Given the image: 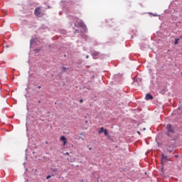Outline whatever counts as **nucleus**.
I'll return each mask as SVG.
<instances>
[{
    "label": "nucleus",
    "instance_id": "1",
    "mask_svg": "<svg viewBox=\"0 0 182 182\" xmlns=\"http://www.w3.org/2000/svg\"><path fill=\"white\" fill-rule=\"evenodd\" d=\"M70 19H73L74 22V26H80V28L84 30V32L87 31V28L86 27V25H85V23H83V21L80 20L77 18V17L75 16H70Z\"/></svg>",
    "mask_w": 182,
    "mask_h": 182
},
{
    "label": "nucleus",
    "instance_id": "2",
    "mask_svg": "<svg viewBox=\"0 0 182 182\" xmlns=\"http://www.w3.org/2000/svg\"><path fill=\"white\" fill-rule=\"evenodd\" d=\"M34 14L36 15V16H42L43 14H42V11H41V8L37 7L34 10Z\"/></svg>",
    "mask_w": 182,
    "mask_h": 182
},
{
    "label": "nucleus",
    "instance_id": "3",
    "mask_svg": "<svg viewBox=\"0 0 182 182\" xmlns=\"http://www.w3.org/2000/svg\"><path fill=\"white\" fill-rule=\"evenodd\" d=\"M166 129L168 133H171L172 134H174V129H173V127L171 126V124H167Z\"/></svg>",
    "mask_w": 182,
    "mask_h": 182
},
{
    "label": "nucleus",
    "instance_id": "4",
    "mask_svg": "<svg viewBox=\"0 0 182 182\" xmlns=\"http://www.w3.org/2000/svg\"><path fill=\"white\" fill-rule=\"evenodd\" d=\"M146 100H153V95L149 93H147L145 97Z\"/></svg>",
    "mask_w": 182,
    "mask_h": 182
},
{
    "label": "nucleus",
    "instance_id": "5",
    "mask_svg": "<svg viewBox=\"0 0 182 182\" xmlns=\"http://www.w3.org/2000/svg\"><path fill=\"white\" fill-rule=\"evenodd\" d=\"M60 140L63 141L64 145L66 144V143H68V140L66 139V137H65L64 136H60Z\"/></svg>",
    "mask_w": 182,
    "mask_h": 182
},
{
    "label": "nucleus",
    "instance_id": "6",
    "mask_svg": "<svg viewBox=\"0 0 182 182\" xmlns=\"http://www.w3.org/2000/svg\"><path fill=\"white\" fill-rule=\"evenodd\" d=\"M92 58L93 59H97V58H99V53L95 52L92 54Z\"/></svg>",
    "mask_w": 182,
    "mask_h": 182
},
{
    "label": "nucleus",
    "instance_id": "7",
    "mask_svg": "<svg viewBox=\"0 0 182 182\" xmlns=\"http://www.w3.org/2000/svg\"><path fill=\"white\" fill-rule=\"evenodd\" d=\"M52 173H53V176H56L58 174V168H51Z\"/></svg>",
    "mask_w": 182,
    "mask_h": 182
},
{
    "label": "nucleus",
    "instance_id": "8",
    "mask_svg": "<svg viewBox=\"0 0 182 182\" xmlns=\"http://www.w3.org/2000/svg\"><path fill=\"white\" fill-rule=\"evenodd\" d=\"M105 132V128L101 127L100 130L98 132V134H100L101 133H103Z\"/></svg>",
    "mask_w": 182,
    "mask_h": 182
},
{
    "label": "nucleus",
    "instance_id": "9",
    "mask_svg": "<svg viewBox=\"0 0 182 182\" xmlns=\"http://www.w3.org/2000/svg\"><path fill=\"white\" fill-rule=\"evenodd\" d=\"M35 43V40H33V38H32L30 41V45L31 46H32V45H33Z\"/></svg>",
    "mask_w": 182,
    "mask_h": 182
},
{
    "label": "nucleus",
    "instance_id": "10",
    "mask_svg": "<svg viewBox=\"0 0 182 182\" xmlns=\"http://www.w3.org/2000/svg\"><path fill=\"white\" fill-rule=\"evenodd\" d=\"M178 41H180L179 38H176L175 42H174V45H178Z\"/></svg>",
    "mask_w": 182,
    "mask_h": 182
},
{
    "label": "nucleus",
    "instance_id": "11",
    "mask_svg": "<svg viewBox=\"0 0 182 182\" xmlns=\"http://www.w3.org/2000/svg\"><path fill=\"white\" fill-rule=\"evenodd\" d=\"M103 133L105 134V136H107V134H109V132H107V129H105Z\"/></svg>",
    "mask_w": 182,
    "mask_h": 182
},
{
    "label": "nucleus",
    "instance_id": "12",
    "mask_svg": "<svg viewBox=\"0 0 182 182\" xmlns=\"http://www.w3.org/2000/svg\"><path fill=\"white\" fill-rule=\"evenodd\" d=\"M162 159L163 160H167V156H165L164 154H162Z\"/></svg>",
    "mask_w": 182,
    "mask_h": 182
},
{
    "label": "nucleus",
    "instance_id": "13",
    "mask_svg": "<svg viewBox=\"0 0 182 182\" xmlns=\"http://www.w3.org/2000/svg\"><path fill=\"white\" fill-rule=\"evenodd\" d=\"M82 38H83L85 41H87V36L83 34V35H82Z\"/></svg>",
    "mask_w": 182,
    "mask_h": 182
},
{
    "label": "nucleus",
    "instance_id": "14",
    "mask_svg": "<svg viewBox=\"0 0 182 182\" xmlns=\"http://www.w3.org/2000/svg\"><path fill=\"white\" fill-rule=\"evenodd\" d=\"M167 150H168V153H173L172 149H168Z\"/></svg>",
    "mask_w": 182,
    "mask_h": 182
},
{
    "label": "nucleus",
    "instance_id": "15",
    "mask_svg": "<svg viewBox=\"0 0 182 182\" xmlns=\"http://www.w3.org/2000/svg\"><path fill=\"white\" fill-rule=\"evenodd\" d=\"M50 177H52V176H50V175L47 176L46 180H49V178H50Z\"/></svg>",
    "mask_w": 182,
    "mask_h": 182
},
{
    "label": "nucleus",
    "instance_id": "16",
    "mask_svg": "<svg viewBox=\"0 0 182 182\" xmlns=\"http://www.w3.org/2000/svg\"><path fill=\"white\" fill-rule=\"evenodd\" d=\"M78 139H79V140H85V139H84L83 137H82V136H79V137H78Z\"/></svg>",
    "mask_w": 182,
    "mask_h": 182
},
{
    "label": "nucleus",
    "instance_id": "17",
    "mask_svg": "<svg viewBox=\"0 0 182 182\" xmlns=\"http://www.w3.org/2000/svg\"><path fill=\"white\" fill-rule=\"evenodd\" d=\"M67 69H68V68L63 67V72H66V70H67Z\"/></svg>",
    "mask_w": 182,
    "mask_h": 182
},
{
    "label": "nucleus",
    "instance_id": "18",
    "mask_svg": "<svg viewBox=\"0 0 182 182\" xmlns=\"http://www.w3.org/2000/svg\"><path fill=\"white\" fill-rule=\"evenodd\" d=\"M80 136H85V132H80Z\"/></svg>",
    "mask_w": 182,
    "mask_h": 182
},
{
    "label": "nucleus",
    "instance_id": "19",
    "mask_svg": "<svg viewBox=\"0 0 182 182\" xmlns=\"http://www.w3.org/2000/svg\"><path fill=\"white\" fill-rule=\"evenodd\" d=\"M80 103H83V100L80 99Z\"/></svg>",
    "mask_w": 182,
    "mask_h": 182
},
{
    "label": "nucleus",
    "instance_id": "20",
    "mask_svg": "<svg viewBox=\"0 0 182 182\" xmlns=\"http://www.w3.org/2000/svg\"><path fill=\"white\" fill-rule=\"evenodd\" d=\"M39 50H41V49H36V52H39Z\"/></svg>",
    "mask_w": 182,
    "mask_h": 182
},
{
    "label": "nucleus",
    "instance_id": "21",
    "mask_svg": "<svg viewBox=\"0 0 182 182\" xmlns=\"http://www.w3.org/2000/svg\"><path fill=\"white\" fill-rule=\"evenodd\" d=\"M76 32H79V31L77 29H75V33H76Z\"/></svg>",
    "mask_w": 182,
    "mask_h": 182
},
{
    "label": "nucleus",
    "instance_id": "22",
    "mask_svg": "<svg viewBox=\"0 0 182 182\" xmlns=\"http://www.w3.org/2000/svg\"><path fill=\"white\" fill-rule=\"evenodd\" d=\"M86 59H89V55H86Z\"/></svg>",
    "mask_w": 182,
    "mask_h": 182
},
{
    "label": "nucleus",
    "instance_id": "23",
    "mask_svg": "<svg viewBox=\"0 0 182 182\" xmlns=\"http://www.w3.org/2000/svg\"><path fill=\"white\" fill-rule=\"evenodd\" d=\"M41 85H39L38 87H37V88H38V89H41Z\"/></svg>",
    "mask_w": 182,
    "mask_h": 182
},
{
    "label": "nucleus",
    "instance_id": "24",
    "mask_svg": "<svg viewBox=\"0 0 182 182\" xmlns=\"http://www.w3.org/2000/svg\"><path fill=\"white\" fill-rule=\"evenodd\" d=\"M154 16H157V14H154Z\"/></svg>",
    "mask_w": 182,
    "mask_h": 182
},
{
    "label": "nucleus",
    "instance_id": "25",
    "mask_svg": "<svg viewBox=\"0 0 182 182\" xmlns=\"http://www.w3.org/2000/svg\"><path fill=\"white\" fill-rule=\"evenodd\" d=\"M137 133H138V134H140V132L138 131Z\"/></svg>",
    "mask_w": 182,
    "mask_h": 182
},
{
    "label": "nucleus",
    "instance_id": "26",
    "mask_svg": "<svg viewBox=\"0 0 182 182\" xmlns=\"http://www.w3.org/2000/svg\"><path fill=\"white\" fill-rule=\"evenodd\" d=\"M167 136H170V134H169V133H167Z\"/></svg>",
    "mask_w": 182,
    "mask_h": 182
},
{
    "label": "nucleus",
    "instance_id": "27",
    "mask_svg": "<svg viewBox=\"0 0 182 182\" xmlns=\"http://www.w3.org/2000/svg\"><path fill=\"white\" fill-rule=\"evenodd\" d=\"M175 157H178V155H175Z\"/></svg>",
    "mask_w": 182,
    "mask_h": 182
},
{
    "label": "nucleus",
    "instance_id": "28",
    "mask_svg": "<svg viewBox=\"0 0 182 182\" xmlns=\"http://www.w3.org/2000/svg\"><path fill=\"white\" fill-rule=\"evenodd\" d=\"M90 150H92V148H90Z\"/></svg>",
    "mask_w": 182,
    "mask_h": 182
}]
</instances>
